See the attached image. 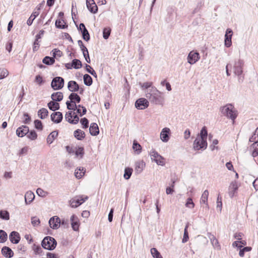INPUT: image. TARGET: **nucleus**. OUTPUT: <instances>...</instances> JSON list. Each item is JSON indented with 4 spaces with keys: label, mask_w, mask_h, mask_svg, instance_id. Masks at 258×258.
<instances>
[{
    "label": "nucleus",
    "mask_w": 258,
    "mask_h": 258,
    "mask_svg": "<svg viewBox=\"0 0 258 258\" xmlns=\"http://www.w3.org/2000/svg\"><path fill=\"white\" fill-rule=\"evenodd\" d=\"M145 96L147 99L152 103L162 106L164 104V98L162 95L161 92L158 90L156 87H151V88L146 90Z\"/></svg>",
    "instance_id": "obj_1"
},
{
    "label": "nucleus",
    "mask_w": 258,
    "mask_h": 258,
    "mask_svg": "<svg viewBox=\"0 0 258 258\" xmlns=\"http://www.w3.org/2000/svg\"><path fill=\"white\" fill-rule=\"evenodd\" d=\"M244 61L240 58L235 59L233 64L234 74L238 77L239 83L243 82L244 76L243 74Z\"/></svg>",
    "instance_id": "obj_2"
},
{
    "label": "nucleus",
    "mask_w": 258,
    "mask_h": 258,
    "mask_svg": "<svg viewBox=\"0 0 258 258\" xmlns=\"http://www.w3.org/2000/svg\"><path fill=\"white\" fill-rule=\"evenodd\" d=\"M220 111L223 115L233 120H234L237 116L236 111L231 104H227L225 106L221 107Z\"/></svg>",
    "instance_id": "obj_3"
},
{
    "label": "nucleus",
    "mask_w": 258,
    "mask_h": 258,
    "mask_svg": "<svg viewBox=\"0 0 258 258\" xmlns=\"http://www.w3.org/2000/svg\"><path fill=\"white\" fill-rule=\"evenodd\" d=\"M57 242L52 237L46 236L41 241L42 247L47 250H52L56 246Z\"/></svg>",
    "instance_id": "obj_4"
},
{
    "label": "nucleus",
    "mask_w": 258,
    "mask_h": 258,
    "mask_svg": "<svg viewBox=\"0 0 258 258\" xmlns=\"http://www.w3.org/2000/svg\"><path fill=\"white\" fill-rule=\"evenodd\" d=\"M64 79L61 77H56L53 78L51 87L54 90H58L61 89L64 86Z\"/></svg>",
    "instance_id": "obj_5"
},
{
    "label": "nucleus",
    "mask_w": 258,
    "mask_h": 258,
    "mask_svg": "<svg viewBox=\"0 0 258 258\" xmlns=\"http://www.w3.org/2000/svg\"><path fill=\"white\" fill-rule=\"evenodd\" d=\"M66 120L72 124H76L79 121V117L75 112L69 111L65 115Z\"/></svg>",
    "instance_id": "obj_6"
},
{
    "label": "nucleus",
    "mask_w": 258,
    "mask_h": 258,
    "mask_svg": "<svg viewBox=\"0 0 258 258\" xmlns=\"http://www.w3.org/2000/svg\"><path fill=\"white\" fill-rule=\"evenodd\" d=\"M207 147V141L197 138L194 142V148L195 150H204Z\"/></svg>",
    "instance_id": "obj_7"
},
{
    "label": "nucleus",
    "mask_w": 258,
    "mask_h": 258,
    "mask_svg": "<svg viewBox=\"0 0 258 258\" xmlns=\"http://www.w3.org/2000/svg\"><path fill=\"white\" fill-rule=\"evenodd\" d=\"M150 156L151 159L155 161L157 164L161 166L165 165L164 158L156 151L153 150L152 152H151L150 153Z\"/></svg>",
    "instance_id": "obj_8"
},
{
    "label": "nucleus",
    "mask_w": 258,
    "mask_h": 258,
    "mask_svg": "<svg viewBox=\"0 0 258 258\" xmlns=\"http://www.w3.org/2000/svg\"><path fill=\"white\" fill-rule=\"evenodd\" d=\"M200 58V54L197 51H191L187 56V62L190 64H194Z\"/></svg>",
    "instance_id": "obj_9"
},
{
    "label": "nucleus",
    "mask_w": 258,
    "mask_h": 258,
    "mask_svg": "<svg viewBox=\"0 0 258 258\" xmlns=\"http://www.w3.org/2000/svg\"><path fill=\"white\" fill-rule=\"evenodd\" d=\"M149 105L148 99L144 98H139L135 102V106L138 109H145L149 106Z\"/></svg>",
    "instance_id": "obj_10"
},
{
    "label": "nucleus",
    "mask_w": 258,
    "mask_h": 258,
    "mask_svg": "<svg viewBox=\"0 0 258 258\" xmlns=\"http://www.w3.org/2000/svg\"><path fill=\"white\" fill-rule=\"evenodd\" d=\"M79 31H81L83 39L86 41H88L90 39L89 33L85 27L84 23H81L79 27H78Z\"/></svg>",
    "instance_id": "obj_11"
},
{
    "label": "nucleus",
    "mask_w": 258,
    "mask_h": 258,
    "mask_svg": "<svg viewBox=\"0 0 258 258\" xmlns=\"http://www.w3.org/2000/svg\"><path fill=\"white\" fill-rule=\"evenodd\" d=\"M29 132V128L27 125H22L19 127L16 130V135L18 137L22 138L27 136Z\"/></svg>",
    "instance_id": "obj_12"
},
{
    "label": "nucleus",
    "mask_w": 258,
    "mask_h": 258,
    "mask_svg": "<svg viewBox=\"0 0 258 258\" xmlns=\"http://www.w3.org/2000/svg\"><path fill=\"white\" fill-rule=\"evenodd\" d=\"M49 224L51 228L57 229L60 227V219L57 216H53L49 219Z\"/></svg>",
    "instance_id": "obj_13"
},
{
    "label": "nucleus",
    "mask_w": 258,
    "mask_h": 258,
    "mask_svg": "<svg viewBox=\"0 0 258 258\" xmlns=\"http://www.w3.org/2000/svg\"><path fill=\"white\" fill-rule=\"evenodd\" d=\"M233 34L232 30L228 28L226 30L225 34V46L226 47H229L232 45L231 38Z\"/></svg>",
    "instance_id": "obj_14"
},
{
    "label": "nucleus",
    "mask_w": 258,
    "mask_h": 258,
    "mask_svg": "<svg viewBox=\"0 0 258 258\" xmlns=\"http://www.w3.org/2000/svg\"><path fill=\"white\" fill-rule=\"evenodd\" d=\"M86 6L88 10L92 14L98 12V7L94 0H86Z\"/></svg>",
    "instance_id": "obj_15"
},
{
    "label": "nucleus",
    "mask_w": 258,
    "mask_h": 258,
    "mask_svg": "<svg viewBox=\"0 0 258 258\" xmlns=\"http://www.w3.org/2000/svg\"><path fill=\"white\" fill-rule=\"evenodd\" d=\"M71 226L73 229L75 231H78L79 230L80 225V220L78 217L75 215H73L71 217Z\"/></svg>",
    "instance_id": "obj_16"
},
{
    "label": "nucleus",
    "mask_w": 258,
    "mask_h": 258,
    "mask_svg": "<svg viewBox=\"0 0 258 258\" xmlns=\"http://www.w3.org/2000/svg\"><path fill=\"white\" fill-rule=\"evenodd\" d=\"M51 120L56 123H60L63 118L62 113L60 112H54L50 115Z\"/></svg>",
    "instance_id": "obj_17"
},
{
    "label": "nucleus",
    "mask_w": 258,
    "mask_h": 258,
    "mask_svg": "<svg viewBox=\"0 0 258 258\" xmlns=\"http://www.w3.org/2000/svg\"><path fill=\"white\" fill-rule=\"evenodd\" d=\"M170 130L169 128L164 127L160 133V139L163 142H167L169 140Z\"/></svg>",
    "instance_id": "obj_18"
},
{
    "label": "nucleus",
    "mask_w": 258,
    "mask_h": 258,
    "mask_svg": "<svg viewBox=\"0 0 258 258\" xmlns=\"http://www.w3.org/2000/svg\"><path fill=\"white\" fill-rule=\"evenodd\" d=\"M20 239L21 237L19 233L16 231H12L9 235V239L12 243H18L20 240Z\"/></svg>",
    "instance_id": "obj_19"
},
{
    "label": "nucleus",
    "mask_w": 258,
    "mask_h": 258,
    "mask_svg": "<svg viewBox=\"0 0 258 258\" xmlns=\"http://www.w3.org/2000/svg\"><path fill=\"white\" fill-rule=\"evenodd\" d=\"M68 88L69 90L72 93L79 91L80 86L79 84L75 81H70L68 84Z\"/></svg>",
    "instance_id": "obj_20"
},
{
    "label": "nucleus",
    "mask_w": 258,
    "mask_h": 258,
    "mask_svg": "<svg viewBox=\"0 0 258 258\" xmlns=\"http://www.w3.org/2000/svg\"><path fill=\"white\" fill-rule=\"evenodd\" d=\"M1 252L3 255L7 258H11L14 255L13 250L7 246H5L2 248Z\"/></svg>",
    "instance_id": "obj_21"
},
{
    "label": "nucleus",
    "mask_w": 258,
    "mask_h": 258,
    "mask_svg": "<svg viewBox=\"0 0 258 258\" xmlns=\"http://www.w3.org/2000/svg\"><path fill=\"white\" fill-rule=\"evenodd\" d=\"M90 134L93 136H96L99 133V127L96 123H91L89 128Z\"/></svg>",
    "instance_id": "obj_22"
},
{
    "label": "nucleus",
    "mask_w": 258,
    "mask_h": 258,
    "mask_svg": "<svg viewBox=\"0 0 258 258\" xmlns=\"http://www.w3.org/2000/svg\"><path fill=\"white\" fill-rule=\"evenodd\" d=\"M35 195L31 191H28L25 195V202L26 205L30 204L34 199Z\"/></svg>",
    "instance_id": "obj_23"
},
{
    "label": "nucleus",
    "mask_w": 258,
    "mask_h": 258,
    "mask_svg": "<svg viewBox=\"0 0 258 258\" xmlns=\"http://www.w3.org/2000/svg\"><path fill=\"white\" fill-rule=\"evenodd\" d=\"M69 99L73 103L76 104L80 102L81 99L80 96L76 93H72L69 96Z\"/></svg>",
    "instance_id": "obj_24"
},
{
    "label": "nucleus",
    "mask_w": 258,
    "mask_h": 258,
    "mask_svg": "<svg viewBox=\"0 0 258 258\" xmlns=\"http://www.w3.org/2000/svg\"><path fill=\"white\" fill-rule=\"evenodd\" d=\"M63 94L61 92H56L52 93L51 95V98L54 101L60 102L63 99Z\"/></svg>",
    "instance_id": "obj_25"
},
{
    "label": "nucleus",
    "mask_w": 258,
    "mask_h": 258,
    "mask_svg": "<svg viewBox=\"0 0 258 258\" xmlns=\"http://www.w3.org/2000/svg\"><path fill=\"white\" fill-rule=\"evenodd\" d=\"M238 189V186L236 182H232L229 187V195L231 198L234 196L235 192Z\"/></svg>",
    "instance_id": "obj_26"
},
{
    "label": "nucleus",
    "mask_w": 258,
    "mask_h": 258,
    "mask_svg": "<svg viewBox=\"0 0 258 258\" xmlns=\"http://www.w3.org/2000/svg\"><path fill=\"white\" fill-rule=\"evenodd\" d=\"M145 163L143 161L136 162L135 163V172L137 174H140L142 172Z\"/></svg>",
    "instance_id": "obj_27"
},
{
    "label": "nucleus",
    "mask_w": 258,
    "mask_h": 258,
    "mask_svg": "<svg viewBox=\"0 0 258 258\" xmlns=\"http://www.w3.org/2000/svg\"><path fill=\"white\" fill-rule=\"evenodd\" d=\"M74 137L78 140H82L85 138V133L80 129H77L74 132Z\"/></svg>",
    "instance_id": "obj_28"
},
{
    "label": "nucleus",
    "mask_w": 258,
    "mask_h": 258,
    "mask_svg": "<svg viewBox=\"0 0 258 258\" xmlns=\"http://www.w3.org/2000/svg\"><path fill=\"white\" fill-rule=\"evenodd\" d=\"M209 196V191L208 190H205L204 192L203 193L201 200H200V203L201 204H206V207L207 209H209V206L208 204V198Z\"/></svg>",
    "instance_id": "obj_29"
},
{
    "label": "nucleus",
    "mask_w": 258,
    "mask_h": 258,
    "mask_svg": "<svg viewBox=\"0 0 258 258\" xmlns=\"http://www.w3.org/2000/svg\"><path fill=\"white\" fill-rule=\"evenodd\" d=\"M47 106L50 110L53 111L58 110L60 108L59 104L53 100L48 103Z\"/></svg>",
    "instance_id": "obj_30"
},
{
    "label": "nucleus",
    "mask_w": 258,
    "mask_h": 258,
    "mask_svg": "<svg viewBox=\"0 0 258 258\" xmlns=\"http://www.w3.org/2000/svg\"><path fill=\"white\" fill-rule=\"evenodd\" d=\"M41 39L40 38L39 35L35 36V39L33 43V52H36L39 49L40 46V42L41 41Z\"/></svg>",
    "instance_id": "obj_31"
},
{
    "label": "nucleus",
    "mask_w": 258,
    "mask_h": 258,
    "mask_svg": "<svg viewBox=\"0 0 258 258\" xmlns=\"http://www.w3.org/2000/svg\"><path fill=\"white\" fill-rule=\"evenodd\" d=\"M86 169L84 168L79 167L75 171V175L78 179H81L85 174Z\"/></svg>",
    "instance_id": "obj_32"
},
{
    "label": "nucleus",
    "mask_w": 258,
    "mask_h": 258,
    "mask_svg": "<svg viewBox=\"0 0 258 258\" xmlns=\"http://www.w3.org/2000/svg\"><path fill=\"white\" fill-rule=\"evenodd\" d=\"M58 136V132L56 131L52 132L47 137L46 140L47 143L49 144H51L54 139Z\"/></svg>",
    "instance_id": "obj_33"
},
{
    "label": "nucleus",
    "mask_w": 258,
    "mask_h": 258,
    "mask_svg": "<svg viewBox=\"0 0 258 258\" xmlns=\"http://www.w3.org/2000/svg\"><path fill=\"white\" fill-rule=\"evenodd\" d=\"M55 25V27L59 29H65L68 27V25L63 20L57 19Z\"/></svg>",
    "instance_id": "obj_34"
},
{
    "label": "nucleus",
    "mask_w": 258,
    "mask_h": 258,
    "mask_svg": "<svg viewBox=\"0 0 258 258\" xmlns=\"http://www.w3.org/2000/svg\"><path fill=\"white\" fill-rule=\"evenodd\" d=\"M48 115V110L45 108H42L38 111V115L40 118L43 119L45 118Z\"/></svg>",
    "instance_id": "obj_35"
},
{
    "label": "nucleus",
    "mask_w": 258,
    "mask_h": 258,
    "mask_svg": "<svg viewBox=\"0 0 258 258\" xmlns=\"http://www.w3.org/2000/svg\"><path fill=\"white\" fill-rule=\"evenodd\" d=\"M209 238L211 240V242L213 245V246L214 247V248H217V249L220 248V245L219 243L218 240L216 238V237L214 236V235L210 234Z\"/></svg>",
    "instance_id": "obj_36"
},
{
    "label": "nucleus",
    "mask_w": 258,
    "mask_h": 258,
    "mask_svg": "<svg viewBox=\"0 0 258 258\" xmlns=\"http://www.w3.org/2000/svg\"><path fill=\"white\" fill-rule=\"evenodd\" d=\"M76 111L77 113L80 115V116H82L87 112V109L86 107L82 105H77V109H76Z\"/></svg>",
    "instance_id": "obj_37"
},
{
    "label": "nucleus",
    "mask_w": 258,
    "mask_h": 258,
    "mask_svg": "<svg viewBox=\"0 0 258 258\" xmlns=\"http://www.w3.org/2000/svg\"><path fill=\"white\" fill-rule=\"evenodd\" d=\"M133 149L137 154H139L141 153L142 146L135 140L133 142Z\"/></svg>",
    "instance_id": "obj_38"
},
{
    "label": "nucleus",
    "mask_w": 258,
    "mask_h": 258,
    "mask_svg": "<svg viewBox=\"0 0 258 258\" xmlns=\"http://www.w3.org/2000/svg\"><path fill=\"white\" fill-rule=\"evenodd\" d=\"M42 62L46 65H52L55 62V59L53 57L46 56L43 58Z\"/></svg>",
    "instance_id": "obj_39"
},
{
    "label": "nucleus",
    "mask_w": 258,
    "mask_h": 258,
    "mask_svg": "<svg viewBox=\"0 0 258 258\" xmlns=\"http://www.w3.org/2000/svg\"><path fill=\"white\" fill-rule=\"evenodd\" d=\"M84 83L87 86H91L93 83L92 77L88 74H85L83 77Z\"/></svg>",
    "instance_id": "obj_40"
},
{
    "label": "nucleus",
    "mask_w": 258,
    "mask_h": 258,
    "mask_svg": "<svg viewBox=\"0 0 258 258\" xmlns=\"http://www.w3.org/2000/svg\"><path fill=\"white\" fill-rule=\"evenodd\" d=\"M39 12H33L29 19L27 20V24L28 26H30L32 25L34 20L39 15Z\"/></svg>",
    "instance_id": "obj_41"
},
{
    "label": "nucleus",
    "mask_w": 258,
    "mask_h": 258,
    "mask_svg": "<svg viewBox=\"0 0 258 258\" xmlns=\"http://www.w3.org/2000/svg\"><path fill=\"white\" fill-rule=\"evenodd\" d=\"M0 218L5 220H8L10 219V214L8 211L6 210H1L0 211Z\"/></svg>",
    "instance_id": "obj_42"
},
{
    "label": "nucleus",
    "mask_w": 258,
    "mask_h": 258,
    "mask_svg": "<svg viewBox=\"0 0 258 258\" xmlns=\"http://www.w3.org/2000/svg\"><path fill=\"white\" fill-rule=\"evenodd\" d=\"M133 169L130 167H126L124 169L123 177L125 179H129L133 173Z\"/></svg>",
    "instance_id": "obj_43"
},
{
    "label": "nucleus",
    "mask_w": 258,
    "mask_h": 258,
    "mask_svg": "<svg viewBox=\"0 0 258 258\" xmlns=\"http://www.w3.org/2000/svg\"><path fill=\"white\" fill-rule=\"evenodd\" d=\"M70 204L72 208H77L80 206L82 202H81L80 199L75 200L73 199L70 201Z\"/></svg>",
    "instance_id": "obj_44"
},
{
    "label": "nucleus",
    "mask_w": 258,
    "mask_h": 258,
    "mask_svg": "<svg viewBox=\"0 0 258 258\" xmlns=\"http://www.w3.org/2000/svg\"><path fill=\"white\" fill-rule=\"evenodd\" d=\"M72 63L73 68L75 69H79L82 67V62L78 59H74L72 61Z\"/></svg>",
    "instance_id": "obj_45"
},
{
    "label": "nucleus",
    "mask_w": 258,
    "mask_h": 258,
    "mask_svg": "<svg viewBox=\"0 0 258 258\" xmlns=\"http://www.w3.org/2000/svg\"><path fill=\"white\" fill-rule=\"evenodd\" d=\"M188 224H189L188 223H187L186 224V225L184 228V229L183 237V238L182 240V243L186 242L189 239L188 233V231H187V229L188 227Z\"/></svg>",
    "instance_id": "obj_46"
},
{
    "label": "nucleus",
    "mask_w": 258,
    "mask_h": 258,
    "mask_svg": "<svg viewBox=\"0 0 258 258\" xmlns=\"http://www.w3.org/2000/svg\"><path fill=\"white\" fill-rule=\"evenodd\" d=\"M253 150L252 153V156L253 157H255L258 156V142H255L253 143L251 146Z\"/></svg>",
    "instance_id": "obj_47"
},
{
    "label": "nucleus",
    "mask_w": 258,
    "mask_h": 258,
    "mask_svg": "<svg viewBox=\"0 0 258 258\" xmlns=\"http://www.w3.org/2000/svg\"><path fill=\"white\" fill-rule=\"evenodd\" d=\"M151 253L154 258H163L160 253L156 248H152L151 249Z\"/></svg>",
    "instance_id": "obj_48"
},
{
    "label": "nucleus",
    "mask_w": 258,
    "mask_h": 258,
    "mask_svg": "<svg viewBox=\"0 0 258 258\" xmlns=\"http://www.w3.org/2000/svg\"><path fill=\"white\" fill-rule=\"evenodd\" d=\"M85 69L86 71L92 75L93 77L97 78V75L94 69L89 64H85Z\"/></svg>",
    "instance_id": "obj_49"
},
{
    "label": "nucleus",
    "mask_w": 258,
    "mask_h": 258,
    "mask_svg": "<svg viewBox=\"0 0 258 258\" xmlns=\"http://www.w3.org/2000/svg\"><path fill=\"white\" fill-rule=\"evenodd\" d=\"M152 82H145L144 83H142L141 82L139 83V85L141 88L143 90L147 89V90L151 88V87H154V86H152Z\"/></svg>",
    "instance_id": "obj_50"
},
{
    "label": "nucleus",
    "mask_w": 258,
    "mask_h": 258,
    "mask_svg": "<svg viewBox=\"0 0 258 258\" xmlns=\"http://www.w3.org/2000/svg\"><path fill=\"white\" fill-rule=\"evenodd\" d=\"M8 238L7 233L3 230H0V243L5 242Z\"/></svg>",
    "instance_id": "obj_51"
},
{
    "label": "nucleus",
    "mask_w": 258,
    "mask_h": 258,
    "mask_svg": "<svg viewBox=\"0 0 258 258\" xmlns=\"http://www.w3.org/2000/svg\"><path fill=\"white\" fill-rule=\"evenodd\" d=\"M27 137L31 140H35L37 138V134L34 130L29 131Z\"/></svg>",
    "instance_id": "obj_52"
},
{
    "label": "nucleus",
    "mask_w": 258,
    "mask_h": 258,
    "mask_svg": "<svg viewBox=\"0 0 258 258\" xmlns=\"http://www.w3.org/2000/svg\"><path fill=\"white\" fill-rule=\"evenodd\" d=\"M67 108L69 110H72L75 111L77 109V105L76 104L73 103L70 101H67L66 102Z\"/></svg>",
    "instance_id": "obj_53"
},
{
    "label": "nucleus",
    "mask_w": 258,
    "mask_h": 258,
    "mask_svg": "<svg viewBox=\"0 0 258 258\" xmlns=\"http://www.w3.org/2000/svg\"><path fill=\"white\" fill-rule=\"evenodd\" d=\"M111 33V29L109 27H106L103 30V37L105 39L109 38Z\"/></svg>",
    "instance_id": "obj_54"
},
{
    "label": "nucleus",
    "mask_w": 258,
    "mask_h": 258,
    "mask_svg": "<svg viewBox=\"0 0 258 258\" xmlns=\"http://www.w3.org/2000/svg\"><path fill=\"white\" fill-rule=\"evenodd\" d=\"M34 123L35 127L37 130L40 131H42L43 130V126L41 120L39 119H36L34 120Z\"/></svg>",
    "instance_id": "obj_55"
},
{
    "label": "nucleus",
    "mask_w": 258,
    "mask_h": 258,
    "mask_svg": "<svg viewBox=\"0 0 258 258\" xmlns=\"http://www.w3.org/2000/svg\"><path fill=\"white\" fill-rule=\"evenodd\" d=\"M207 136H208V132H207V128H206V126H204L201 131V132H200L201 137L199 138L203 139L206 140Z\"/></svg>",
    "instance_id": "obj_56"
},
{
    "label": "nucleus",
    "mask_w": 258,
    "mask_h": 258,
    "mask_svg": "<svg viewBox=\"0 0 258 258\" xmlns=\"http://www.w3.org/2000/svg\"><path fill=\"white\" fill-rule=\"evenodd\" d=\"M75 154L77 156H80L81 158H83L84 155V148L83 147H79L75 152Z\"/></svg>",
    "instance_id": "obj_57"
},
{
    "label": "nucleus",
    "mask_w": 258,
    "mask_h": 258,
    "mask_svg": "<svg viewBox=\"0 0 258 258\" xmlns=\"http://www.w3.org/2000/svg\"><path fill=\"white\" fill-rule=\"evenodd\" d=\"M52 52L53 56L52 57H53L54 59L57 56L59 57L62 55V52L59 49L55 48L52 50Z\"/></svg>",
    "instance_id": "obj_58"
},
{
    "label": "nucleus",
    "mask_w": 258,
    "mask_h": 258,
    "mask_svg": "<svg viewBox=\"0 0 258 258\" xmlns=\"http://www.w3.org/2000/svg\"><path fill=\"white\" fill-rule=\"evenodd\" d=\"M33 250L35 254H39V256H42V252H43V250L42 248L39 245H36L34 244L33 245Z\"/></svg>",
    "instance_id": "obj_59"
},
{
    "label": "nucleus",
    "mask_w": 258,
    "mask_h": 258,
    "mask_svg": "<svg viewBox=\"0 0 258 258\" xmlns=\"http://www.w3.org/2000/svg\"><path fill=\"white\" fill-rule=\"evenodd\" d=\"M9 75L8 71L6 69H0V80L7 77Z\"/></svg>",
    "instance_id": "obj_60"
},
{
    "label": "nucleus",
    "mask_w": 258,
    "mask_h": 258,
    "mask_svg": "<svg viewBox=\"0 0 258 258\" xmlns=\"http://www.w3.org/2000/svg\"><path fill=\"white\" fill-rule=\"evenodd\" d=\"M31 222L34 227L38 226L40 223L39 219L36 216L31 217Z\"/></svg>",
    "instance_id": "obj_61"
},
{
    "label": "nucleus",
    "mask_w": 258,
    "mask_h": 258,
    "mask_svg": "<svg viewBox=\"0 0 258 258\" xmlns=\"http://www.w3.org/2000/svg\"><path fill=\"white\" fill-rule=\"evenodd\" d=\"M251 250V247L250 246L244 247L242 248H240L239 255L241 257H243L244 255L245 252L249 251Z\"/></svg>",
    "instance_id": "obj_62"
},
{
    "label": "nucleus",
    "mask_w": 258,
    "mask_h": 258,
    "mask_svg": "<svg viewBox=\"0 0 258 258\" xmlns=\"http://www.w3.org/2000/svg\"><path fill=\"white\" fill-rule=\"evenodd\" d=\"M80 122L81 124L82 125V127L83 128H87L89 126V120L88 119L84 117L81 119Z\"/></svg>",
    "instance_id": "obj_63"
},
{
    "label": "nucleus",
    "mask_w": 258,
    "mask_h": 258,
    "mask_svg": "<svg viewBox=\"0 0 258 258\" xmlns=\"http://www.w3.org/2000/svg\"><path fill=\"white\" fill-rule=\"evenodd\" d=\"M185 206L188 208L192 209L195 207V204L191 198H188L185 203Z\"/></svg>",
    "instance_id": "obj_64"
}]
</instances>
